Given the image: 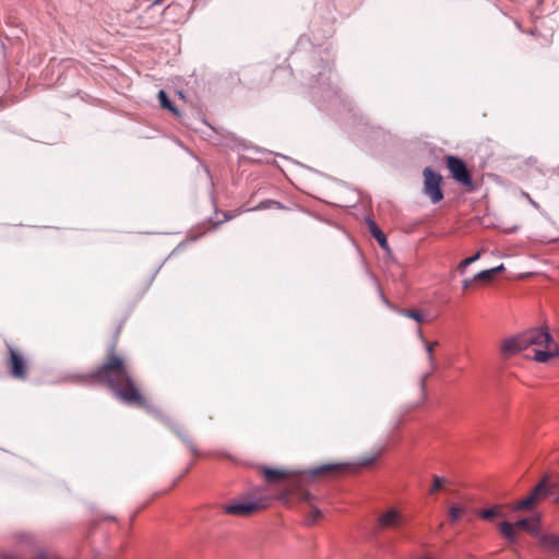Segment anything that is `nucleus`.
Wrapping results in <instances>:
<instances>
[{"instance_id":"f257e3e1","label":"nucleus","mask_w":559,"mask_h":559,"mask_svg":"<svg viewBox=\"0 0 559 559\" xmlns=\"http://www.w3.org/2000/svg\"><path fill=\"white\" fill-rule=\"evenodd\" d=\"M97 383L108 386L122 403L148 409L150 405L133 379L126 358L116 350V343L108 349L104 361L88 374Z\"/></svg>"},{"instance_id":"f03ea898","label":"nucleus","mask_w":559,"mask_h":559,"mask_svg":"<svg viewBox=\"0 0 559 559\" xmlns=\"http://www.w3.org/2000/svg\"><path fill=\"white\" fill-rule=\"evenodd\" d=\"M528 347H535L534 360L538 362H546L550 358L559 357V346L554 342L552 336L547 330L538 328L503 341L501 352L506 356H511Z\"/></svg>"},{"instance_id":"7ed1b4c3","label":"nucleus","mask_w":559,"mask_h":559,"mask_svg":"<svg viewBox=\"0 0 559 559\" xmlns=\"http://www.w3.org/2000/svg\"><path fill=\"white\" fill-rule=\"evenodd\" d=\"M270 506V499L265 496L251 497L224 506V512L235 516H248Z\"/></svg>"},{"instance_id":"20e7f679","label":"nucleus","mask_w":559,"mask_h":559,"mask_svg":"<svg viewBox=\"0 0 559 559\" xmlns=\"http://www.w3.org/2000/svg\"><path fill=\"white\" fill-rule=\"evenodd\" d=\"M550 497V483L548 477L542 481L531 491V493L522 500H519L512 506L513 511H531L545 498Z\"/></svg>"},{"instance_id":"39448f33","label":"nucleus","mask_w":559,"mask_h":559,"mask_svg":"<svg viewBox=\"0 0 559 559\" xmlns=\"http://www.w3.org/2000/svg\"><path fill=\"white\" fill-rule=\"evenodd\" d=\"M9 357L5 361V366L9 374L13 379L26 380L28 376V366L24 355L15 349L11 344H7Z\"/></svg>"},{"instance_id":"423d86ee","label":"nucleus","mask_w":559,"mask_h":559,"mask_svg":"<svg viewBox=\"0 0 559 559\" xmlns=\"http://www.w3.org/2000/svg\"><path fill=\"white\" fill-rule=\"evenodd\" d=\"M424 176V193L432 203H438L443 199L441 189L442 177L435 173L431 168L426 167L423 170Z\"/></svg>"},{"instance_id":"0eeeda50","label":"nucleus","mask_w":559,"mask_h":559,"mask_svg":"<svg viewBox=\"0 0 559 559\" xmlns=\"http://www.w3.org/2000/svg\"><path fill=\"white\" fill-rule=\"evenodd\" d=\"M445 165L454 180L465 187H472V177L465 163L456 156H445Z\"/></svg>"},{"instance_id":"6e6552de","label":"nucleus","mask_w":559,"mask_h":559,"mask_svg":"<svg viewBox=\"0 0 559 559\" xmlns=\"http://www.w3.org/2000/svg\"><path fill=\"white\" fill-rule=\"evenodd\" d=\"M403 523V515L397 509H389L378 515L374 530L378 532L395 530Z\"/></svg>"},{"instance_id":"1a4fd4ad","label":"nucleus","mask_w":559,"mask_h":559,"mask_svg":"<svg viewBox=\"0 0 559 559\" xmlns=\"http://www.w3.org/2000/svg\"><path fill=\"white\" fill-rule=\"evenodd\" d=\"M539 548L551 557H559V534L554 533H539L538 537Z\"/></svg>"},{"instance_id":"9d476101","label":"nucleus","mask_w":559,"mask_h":559,"mask_svg":"<svg viewBox=\"0 0 559 559\" xmlns=\"http://www.w3.org/2000/svg\"><path fill=\"white\" fill-rule=\"evenodd\" d=\"M296 496L299 501L310 504V511L307 514L305 523L307 525H313L317 523V521L322 518V512L312 504V501L314 500L313 496L309 491L302 489L296 490Z\"/></svg>"},{"instance_id":"9b49d317","label":"nucleus","mask_w":559,"mask_h":559,"mask_svg":"<svg viewBox=\"0 0 559 559\" xmlns=\"http://www.w3.org/2000/svg\"><path fill=\"white\" fill-rule=\"evenodd\" d=\"M349 467H350V465L346 464V463H330V464H323L316 468H311L307 472V474L311 477L336 475V474L347 471Z\"/></svg>"},{"instance_id":"f8f14e48","label":"nucleus","mask_w":559,"mask_h":559,"mask_svg":"<svg viewBox=\"0 0 559 559\" xmlns=\"http://www.w3.org/2000/svg\"><path fill=\"white\" fill-rule=\"evenodd\" d=\"M512 525H514L518 532L519 530H524L537 538L540 533V516L534 515L532 518L521 519L515 523H512Z\"/></svg>"},{"instance_id":"ddd939ff","label":"nucleus","mask_w":559,"mask_h":559,"mask_svg":"<svg viewBox=\"0 0 559 559\" xmlns=\"http://www.w3.org/2000/svg\"><path fill=\"white\" fill-rule=\"evenodd\" d=\"M262 474L267 483H278L293 476V473L288 469L266 466L262 467Z\"/></svg>"},{"instance_id":"4468645a","label":"nucleus","mask_w":559,"mask_h":559,"mask_svg":"<svg viewBox=\"0 0 559 559\" xmlns=\"http://www.w3.org/2000/svg\"><path fill=\"white\" fill-rule=\"evenodd\" d=\"M418 337L424 343L426 353H427V360L430 367V373L433 372L437 369V362L435 358V348L439 345L438 341L429 342L427 341L423 335L421 328H418Z\"/></svg>"},{"instance_id":"2eb2a0df","label":"nucleus","mask_w":559,"mask_h":559,"mask_svg":"<svg viewBox=\"0 0 559 559\" xmlns=\"http://www.w3.org/2000/svg\"><path fill=\"white\" fill-rule=\"evenodd\" d=\"M499 531L510 544H514L518 542L519 532L516 531L514 525H512V523L507 521L501 522L499 524Z\"/></svg>"},{"instance_id":"dca6fc26","label":"nucleus","mask_w":559,"mask_h":559,"mask_svg":"<svg viewBox=\"0 0 559 559\" xmlns=\"http://www.w3.org/2000/svg\"><path fill=\"white\" fill-rule=\"evenodd\" d=\"M367 225H368L369 231L376 238V240L379 242V245L382 248H385L388 245L386 237L382 233V230L378 227V225L372 219H369V218L367 219Z\"/></svg>"},{"instance_id":"f3484780","label":"nucleus","mask_w":559,"mask_h":559,"mask_svg":"<svg viewBox=\"0 0 559 559\" xmlns=\"http://www.w3.org/2000/svg\"><path fill=\"white\" fill-rule=\"evenodd\" d=\"M158 100L162 108L169 110L175 116H180L179 110L173 105L165 91L162 90L158 92Z\"/></svg>"},{"instance_id":"a211bd4d","label":"nucleus","mask_w":559,"mask_h":559,"mask_svg":"<svg viewBox=\"0 0 559 559\" xmlns=\"http://www.w3.org/2000/svg\"><path fill=\"white\" fill-rule=\"evenodd\" d=\"M382 452H383V449H380L370 455H364L358 459L356 465L359 467L371 466L380 457Z\"/></svg>"},{"instance_id":"6ab92c4d","label":"nucleus","mask_w":559,"mask_h":559,"mask_svg":"<svg viewBox=\"0 0 559 559\" xmlns=\"http://www.w3.org/2000/svg\"><path fill=\"white\" fill-rule=\"evenodd\" d=\"M397 312L403 317L415 320L419 324L425 321L423 312L417 309H400Z\"/></svg>"},{"instance_id":"aec40b11","label":"nucleus","mask_w":559,"mask_h":559,"mask_svg":"<svg viewBox=\"0 0 559 559\" xmlns=\"http://www.w3.org/2000/svg\"><path fill=\"white\" fill-rule=\"evenodd\" d=\"M480 255H481V251H478V252H476L474 255H472V257H469V258H466V259L462 260V261L457 264L456 270H457L461 274H463V273L465 272L466 267H467L468 265H471L472 263L476 262V261L480 258Z\"/></svg>"},{"instance_id":"412c9836","label":"nucleus","mask_w":559,"mask_h":559,"mask_svg":"<svg viewBox=\"0 0 559 559\" xmlns=\"http://www.w3.org/2000/svg\"><path fill=\"white\" fill-rule=\"evenodd\" d=\"M500 515H501V507L500 506H496L490 509H485L479 512V516L484 520H491L495 516H500Z\"/></svg>"},{"instance_id":"4be33fe9","label":"nucleus","mask_w":559,"mask_h":559,"mask_svg":"<svg viewBox=\"0 0 559 559\" xmlns=\"http://www.w3.org/2000/svg\"><path fill=\"white\" fill-rule=\"evenodd\" d=\"M465 509L460 506H451L449 509V518L452 523L456 522L464 513Z\"/></svg>"},{"instance_id":"5701e85b","label":"nucleus","mask_w":559,"mask_h":559,"mask_svg":"<svg viewBox=\"0 0 559 559\" xmlns=\"http://www.w3.org/2000/svg\"><path fill=\"white\" fill-rule=\"evenodd\" d=\"M493 277H495V274L491 271V269H489V270H485V271H481V272L477 273L473 277V280L483 281V282H490V281H492Z\"/></svg>"},{"instance_id":"b1692460","label":"nucleus","mask_w":559,"mask_h":559,"mask_svg":"<svg viewBox=\"0 0 559 559\" xmlns=\"http://www.w3.org/2000/svg\"><path fill=\"white\" fill-rule=\"evenodd\" d=\"M432 480H433V483H432V486H431V488H430V490H429V492H430L431 495H433V493H436L437 491H439V490L442 488L443 484L445 483L444 478H442V477H440V476H437V475H435V476L432 477Z\"/></svg>"},{"instance_id":"393cba45","label":"nucleus","mask_w":559,"mask_h":559,"mask_svg":"<svg viewBox=\"0 0 559 559\" xmlns=\"http://www.w3.org/2000/svg\"><path fill=\"white\" fill-rule=\"evenodd\" d=\"M550 498H552L556 503H559V485L550 484Z\"/></svg>"},{"instance_id":"a878e982","label":"nucleus","mask_w":559,"mask_h":559,"mask_svg":"<svg viewBox=\"0 0 559 559\" xmlns=\"http://www.w3.org/2000/svg\"><path fill=\"white\" fill-rule=\"evenodd\" d=\"M35 559H59L58 556L51 554V552H39Z\"/></svg>"},{"instance_id":"bb28decb","label":"nucleus","mask_w":559,"mask_h":559,"mask_svg":"<svg viewBox=\"0 0 559 559\" xmlns=\"http://www.w3.org/2000/svg\"><path fill=\"white\" fill-rule=\"evenodd\" d=\"M475 281H476V280H473V277H472V278H466V280H464V281L462 282L463 289H464V290H466V289L472 285V283H473V282H475Z\"/></svg>"},{"instance_id":"cd10ccee","label":"nucleus","mask_w":559,"mask_h":559,"mask_svg":"<svg viewBox=\"0 0 559 559\" xmlns=\"http://www.w3.org/2000/svg\"><path fill=\"white\" fill-rule=\"evenodd\" d=\"M503 270H504V265L503 264H500V265L491 269V271L493 272L495 275L500 273Z\"/></svg>"},{"instance_id":"c85d7f7f","label":"nucleus","mask_w":559,"mask_h":559,"mask_svg":"<svg viewBox=\"0 0 559 559\" xmlns=\"http://www.w3.org/2000/svg\"><path fill=\"white\" fill-rule=\"evenodd\" d=\"M185 441L188 443V445H189V448H190L191 452H192L193 454H195V453H197V450H195V448H194L193 443L191 442V440L185 439Z\"/></svg>"},{"instance_id":"c756f323","label":"nucleus","mask_w":559,"mask_h":559,"mask_svg":"<svg viewBox=\"0 0 559 559\" xmlns=\"http://www.w3.org/2000/svg\"><path fill=\"white\" fill-rule=\"evenodd\" d=\"M526 197H527V199L530 200V202H531L534 206H536V207L538 206V204H537L535 201H533V200L530 198V195H528V194H526Z\"/></svg>"},{"instance_id":"7c9ffc66","label":"nucleus","mask_w":559,"mask_h":559,"mask_svg":"<svg viewBox=\"0 0 559 559\" xmlns=\"http://www.w3.org/2000/svg\"><path fill=\"white\" fill-rule=\"evenodd\" d=\"M164 0H154L153 4L157 5V4H162Z\"/></svg>"},{"instance_id":"2f4dec72","label":"nucleus","mask_w":559,"mask_h":559,"mask_svg":"<svg viewBox=\"0 0 559 559\" xmlns=\"http://www.w3.org/2000/svg\"><path fill=\"white\" fill-rule=\"evenodd\" d=\"M555 173L559 177V166L555 169Z\"/></svg>"},{"instance_id":"473e14b6","label":"nucleus","mask_w":559,"mask_h":559,"mask_svg":"<svg viewBox=\"0 0 559 559\" xmlns=\"http://www.w3.org/2000/svg\"><path fill=\"white\" fill-rule=\"evenodd\" d=\"M430 373H428L421 381V385L424 386L425 385V379L429 376Z\"/></svg>"},{"instance_id":"72a5a7b5","label":"nucleus","mask_w":559,"mask_h":559,"mask_svg":"<svg viewBox=\"0 0 559 559\" xmlns=\"http://www.w3.org/2000/svg\"><path fill=\"white\" fill-rule=\"evenodd\" d=\"M259 207H267L264 202H261V205Z\"/></svg>"}]
</instances>
